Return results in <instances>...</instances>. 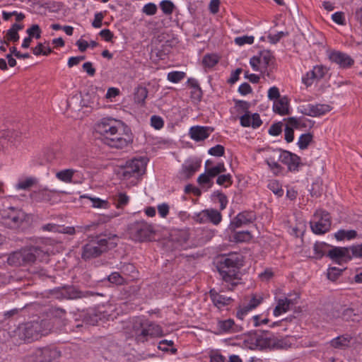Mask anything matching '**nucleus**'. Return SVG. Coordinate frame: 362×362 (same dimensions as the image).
<instances>
[{
    "instance_id": "nucleus-28",
    "label": "nucleus",
    "mask_w": 362,
    "mask_h": 362,
    "mask_svg": "<svg viewBox=\"0 0 362 362\" xmlns=\"http://www.w3.org/2000/svg\"><path fill=\"white\" fill-rule=\"evenodd\" d=\"M273 152L274 155L267 158L265 162L267 163L271 170H272L275 175H278L281 172L282 170L281 166L278 163L279 160L278 159L277 157V156L281 153V150H274L273 151Z\"/></svg>"
},
{
    "instance_id": "nucleus-9",
    "label": "nucleus",
    "mask_w": 362,
    "mask_h": 362,
    "mask_svg": "<svg viewBox=\"0 0 362 362\" xmlns=\"http://www.w3.org/2000/svg\"><path fill=\"white\" fill-rule=\"evenodd\" d=\"M146 161L144 158H134L126 163L121 169V175L123 179L138 177L143 174L146 170Z\"/></svg>"
},
{
    "instance_id": "nucleus-13",
    "label": "nucleus",
    "mask_w": 362,
    "mask_h": 362,
    "mask_svg": "<svg viewBox=\"0 0 362 362\" xmlns=\"http://www.w3.org/2000/svg\"><path fill=\"white\" fill-rule=\"evenodd\" d=\"M273 55L269 51L261 52L259 56H254L250 60V64L255 71L264 74L273 60Z\"/></svg>"
},
{
    "instance_id": "nucleus-44",
    "label": "nucleus",
    "mask_w": 362,
    "mask_h": 362,
    "mask_svg": "<svg viewBox=\"0 0 362 362\" xmlns=\"http://www.w3.org/2000/svg\"><path fill=\"white\" fill-rule=\"evenodd\" d=\"M218 185L228 187L233 184V179L230 174L219 175L216 179Z\"/></svg>"
},
{
    "instance_id": "nucleus-48",
    "label": "nucleus",
    "mask_w": 362,
    "mask_h": 362,
    "mask_svg": "<svg viewBox=\"0 0 362 362\" xmlns=\"http://www.w3.org/2000/svg\"><path fill=\"white\" fill-rule=\"evenodd\" d=\"M160 6L163 12L166 15L172 14L175 8L174 4L170 0L162 1Z\"/></svg>"
},
{
    "instance_id": "nucleus-21",
    "label": "nucleus",
    "mask_w": 362,
    "mask_h": 362,
    "mask_svg": "<svg viewBox=\"0 0 362 362\" xmlns=\"http://www.w3.org/2000/svg\"><path fill=\"white\" fill-rule=\"evenodd\" d=\"M329 59L341 68H348L354 64V60L349 55L339 51L331 52L329 54Z\"/></svg>"
},
{
    "instance_id": "nucleus-61",
    "label": "nucleus",
    "mask_w": 362,
    "mask_h": 362,
    "mask_svg": "<svg viewBox=\"0 0 362 362\" xmlns=\"http://www.w3.org/2000/svg\"><path fill=\"white\" fill-rule=\"evenodd\" d=\"M281 124L280 122L276 123L270 127L269 134L272 136H278L281 133Z\"/></svg>"
},
{
    "instance_id": "nucleus-19",
    "label": "nucleus",
    "mask_w": 362,
    "mask_h": 362,
    "mask_svg": "<svg viewBox=\"0 0 362 362\" xmlns=\"http://www.w3.org/2000/svg\"><path fill=\"white\" fill-rule=\"evenodd\" d=\"M256 219V215L253 211H243L239 213L231 221L230 227L232 230H235L247 226L254 222Z\"/></svg>"
},
{
    "instance_id": "nucleus-46",
    "label": "nucleus",
    "mask_w": 362,
    "mask_h": 362,
    "mask_svg": "<svg viewBox=\"0 0 362 362\" xmlns=\"http://www.w3.org/2000/svg\"><path fill=\"white\" fill-rule=\"evenodd\" d=\"M81 198H86L90 199L92 204V206L95 208H107V202L100 198L90 197L88 195H83Z\"/></svg>"
},
{
    "instance_id": "nucleus-2",
    "label": "nucleus",
    "mask_w": 362,
    "mask_h": 362,
    "mask_svg": "<svg viewBox=\"0 0 362 362\" xmlns=\"http://www.w3.org/2000/svg\"><path fill=\"white\" fill-rule=\"evenodd\" d=\"M250 344L248 347L250 349L259 350L286 349L291 346L286 338L279 337L268 331L255 334V337L250 339Z\"/></svg>"
},
{
    "instance_id": "nucleus-63",
    "label": "nucleus",
    "mask_w": 362,
    "mask_h": 362,
    "mask_svg": "<svg viewBox=\"0 0 362 362\" xmlns=\"http://www.w3.org/2000/svg\"><path fill=\"white\" fill-rule=\"evenodd\" d=\"M285 35L286 33L281 31L278 32L276 34H269L268 36V39L271 43L276 44Z\"/></svg>"
},
{
    "instance_id": "nucleus-47",
    "label": "nucleus",
    "mask_w": 362,
    "mask_h": 362,
    "mask_svg": "<svg viewBox=\"0 0 362 362\" xmlns=\"http://www.w3.org/2000/svg\"><path fill=\"white\" fill-rule=\"evenodd\" d=\"M185 73L183 71H171L168 74L167 78L172 83H178L185 77Z\"/></svg>"
},
{
    "instance_id": "nucleus-41",
    "label": "nucleus",
    "mask_w": 362,
    "mask_h": 362,
    "mask_svg": "<svg viewBox=\"0 0 362 362\" xmlns=\"http://www.w3.org/2000/svg\"><path fill=\"white\" fill-rule=\"evenodd\" d=\"M212 198L214 200H217L220 204V209L223 210L226 209L228 204L227 197L220 191H215L212 194Z\"/></svg>"
},
{
    "instance_id": "nucleus-6",
    "label": "nucleus",
    "mask_w": 362,
    "mask_h": 362,
    "mask_svg": "<svg viewBox=\"0 0 362 362\" xmlns=\"http://www.w3.org/2000/svg\"><path fill=\"white\" fill-rule=\"evenodd\" d=\"M48 322L46 320L31 321L19 326L18 334L19 337L27 342L37 340L42 335L48 334Z\"/></svg>"
},
{
    "instance_id": "nucleus-39",
    "label": "nucleus",
    "mask_w": 362,
    "mask_h": 362,
    "mask_svg": "<svg viewBox=\"0 0 362 362\" xmlns=\"http://www.w3.org/2000/svg\"><path fill=\"white\" fill-rule=\"evenodd\" d=\"M208 221L211 222L214 225H218L222 219V216L219 211L216 209H206Z\"/></svg>"
},
{
    "instance_id": "nucleus-16",
    "label": "nucleus",
    "mask_w": 362,
    "mask_h": 362,
    "mask_svg": "<svg viewBox=\"0 0 362 362\" xmlns=\"http://www.w3.org/2000/svg\"><path fill=\"white\" fill-rule=\"evenodd\" d=\"M351 247H334L328 252L327 256L334 262L341 264L351 259Z\"/></svg>"
},
{
    "instance_id": "nucleus-26",
    "label": "nucleus",
    "mask_w": 362,
    "mask_h": 362,
    "mask_svg": "<svg viewBox=\"0 0 362 362\" xmlns=\"http://www.w3.org/2000/svg\"><path fill=\"white\" fill-rule=\"evenodd\" d=\"M294 304L295 302L292 299H288L287 298L279 299L277 305L274 310V315L275 316H279L282 313L287 312Z\"/></svg>"
},
{
    "instance_id": "nucleus-57",
    "label": "nucleus",
    "mask_w": 362,
    "mask_h": 362,
    "mask_svg": "<svg viewBox=\"0 0 362 362\" xmlns=\"http://www.w3.org/2000/svg\"><path fill=\"white\" fill-rule=\"evenodd\" d=\"M151 124L156 129H160L163 127L164 122L160 117L153 115L151 118Z\"/></svg>"
},
{
    "instance_id": "nucleus-34",
    "label": "nucleus",
    "mask_w": 362,
    "mask_h": 362,
    "mask_svg": "<svg viewBox=\"0 0 362 362\" xmlns=\"http://www.w3.org/2000/svg\"><path fill=\"white\" fill-rule=\"evenodd\" d=\"M357 314L355 310L351 308L341 307L339 310V315H337L338 317H341L344 321H355V317Z\"/></svg>"
},
{
    "instance_id": "nucleus-54",
    "label": "nucleus",
    "mask_w": 362,
    "mask_h": 362,
    "mask_svg": "<svg viewBox=\"0 0 362 362\" xmlns=\"http://www.w3.org/2000/svg\"><path fill=\"white\" fill-rule=\"evenodd\" d=\"M197 182L200 185H207L208 187H211L213 185V182L209 175L205 172L204 173L201 174L197 178Z\"/></svg>"
},
{
    "instance_id": "nucleus-27",
    "label": "nucleus",
    "mask_w": 362,
    "mask_h": 362,
    "mask_svg": "<svg viewBox=\"0 0 362 362\" xmlns=\"http://www.w3.org/2000/svg\"><path fill=\"white\" fill-rule=\"evenodd\" d=\"M273 110L281 115H289V103L286 97H283L274 103Z\"/></svg>"
},
{
    "instance_id": "nucleus-58",
    "label": "nucleus",
    "mask_w": 362,
    "mask_h": 362,
    "mask_svg": "<svg viewBox=\"0 0 362 362\" xmlns=\"http://www.w3.org/2000/svg\"><path fill=\"white\" fill-rule=\"evenodd\" d=\"M60 228H61L60 226L57 225L55 223H47V224L42 226L41 229L43 231L59 233Z\"/></svg>"
},
{
    "instance_id": "nucleus-10",
    "label": "nucleus",
    "mask_w": 362,
    "mask_h": 362,
    "mask_svg": "<svg viewBox=\"0 0 362 362\" xmlns=\"http://www.w3.org/2000/svg\"><path fill=\"white\" fill-rule=\"evenodd\" d=\"M4 224L10 228H18L25 221L26 214L20 209L9 207L2 213Z\"/></svg>"
},
{
    "instance_id": "nucleus-1",
    "label": "nucleus",
    "mask_w": 362,
    "mask_h": 362,
    "mask_svg": "<svg viewBox=\"0 0 362 362\" xmlns=\"http://www.w3.org/2000/svg\"><path fill=\"white\" fill-rule=\"evenodd\" d=\"M95 129L101 136L103 142L111 148L122 149L133 142L131 129L115 119L103 118L95 124Z\"/></svg>"
},
{
    "instance_id": "nucleus-4",
    "label": "nucleus",
    "mask_w": 362,
    "mask_h": 362,
    "mask_svg": "<svg viewBox=\"0 0 362 362\" xmlns=\"http://www.w3.org/2000/svg\"><path fill=\"white\" fill-rule=\"evenodd\" d=\"M240 261L236 254H231L223 257L218 266L219 274L228 290H233L239 284L238 269Z\"/></svg>"
},
{
    "instance_id": "nucleus-32",
    "label": "nucleus",
    "mask_w": 362,
    "mask_h": 362,
    "mask_svg": "<svg viewBox=\"0 0 362 362\" xmlns=\"http://www.w3.org/2000/svg\"><path fill=\"white\" fill-rule=\"evenodd\" d=\"M260 303L261 299L256 298L255 297L252 298L250 302L246 305H245L243 308H242L237 312V317L239 319L243 320L244 318V316L247 315L249 311L255 308L260 304Z\"/></svg>"
},
{
    "instance_id": "nucleus-30",
    "label": "nucleus",
    "mask_w": 362,
    "mask_h": 362,
    "mask_svg": "<svg viewBox=\"0 0 362 362\" xmlns=\"http://www.w3.org/2000/svg\"><path fill=\"white\" fill-rule=\"evenodd\" d=\"M37 178L35 177H26L20 178L15 185L18 190H27L37 183Z\"/></svg>"
},
{
    "instance_id": "nucleus-29",
    "label": "nucleus",
    "mask_w": 362,
    "mask_h": 362,
    "mask_svg": "<svg viewBox=\"0 0 362 362\" xmlns=\"http://www.w3.org/2000/svg\"><path fill=\"white\" fill-rule=\"evenodd\" d=\"M218 327L222 332L234 333L240 330V327L235 325L234 321L231 319L219 321Z\"/></svg>"
},
{
    "instance_id": "nucleus-12",
    "label": "nucleus",
    "mask_w": 362,
    "mask_h": 362,
    "mask_svg": "<svg viewBox=\"0 0 362 362\" xmlns=\"http://www.w3.org/2000/svg\"><path fill=\"white\" fill-rule=\"evenodd\" d=\"M54 296L58 299L75 300L78 298H87L93 296L91 291H82L74 286L66 285L57 288L53 291Z\"/></svg>"
},
{
    "instance_id": "nucleus-11",
    "label": "nucleus",
    "mask_w": 362,
    "mask_h": 362,
    "mask_svg": "<svg viewBox=\"0 0 362 362\" xmlns=\"http://www.w3.org/2000/svg\"><path fill=\"white\" fill-rule=\"evenodd\" d=\"M331 226L329 214L325 211L318 210L314 214V220L310 222V227L315 234L327 233Z\"/></svg>"
},
{
    "instance_id": "nucleus-45",
    "label": "nucleus",
    "mask_w": 362,
    "mask_h": 362,
    "mask_svg": "<svg viewBox=\"0 0 362 362\" xmlns=\"http://www.w3.org/2000/svg\"><path fill=\"white\" fill-rule=\"evenodd\" d=\"M52 52V49L49 47H45L44 44L39 42L37 45L33 48V54L38 56L40 54L47 56Z\"/></svg>"
},
{
    "instance_id": "nucleus-40",
    "label": "nucleus",
    "mask_w": 362,
    "mask_h": 362,
    "mask_svg": "<svg viewBox=\"0 0 362 362\" xmlns=\"http://www.w3.org/2000/svg\"><path fill=\"white\" fill-rule=\"evenodd\" d=\"M233 238L235 242L241 243L250 241L252 239V236L250 231L244 230L235 232L233 234Z\"/></svg>"
},
{
    "instance_id": "nucleus-23",
    "label": "nucleus",
    "mask_w": 362,
    "mask_h": 362,
    "mask_svg": "<svg viewBox=\"0 0 362 362\" xmlns=\"http://www.w3.org/2000/svg\"><path fill=\"white\" fill-rule=\"evenodd\" d=\"M240 122L244 127H251L253 129L259 127L262 124V121L260 119L259 114H251L250 112H245L240 117Z\"/></svg>"
},
{
    "instance_id": "nucleus-56",
    "label": "nucleus",
    "mask_w": 362,
    "mask_h": 362,
    "mask_svg": "<svg viewBox=\"0 0 362 362\" xmlns=\"http://www.w3.org/2000/svg\"><path fill=\"white\" fill-rule=\"evenodd\" d=\"M344 269H339L337 267H331L328 269L327 277L332 281L336 280V279L341 274Z\"/></svg>"
},
{
    "instance_id": "nucleus-60",
    "label": "nucleus",
    "mask_w": 362,
    "mask_h": 362,
    "mask_svg": "<svg viewBox=\"0 0 362 362\" xmlns=\"http://www.w3.org/2000/svg\"><path fill=\"white\" fill-rule=\"evenodd\" d=\"M156 11L157 7L153 3H148L143 8V12L149 16L154 15L156 13Z\"/></svg>"
},
{
    "instance_id": "nucleus-20",
    "label": "nucleus",
    "mask_w": 362,
    "mask_h": 362,
    "mask_svg": "<svg viewBox=\"0 0 362 362\" xmlns=\"http://www.w3.org/2000/svg\"><path fill=\"white\" fill-rule=\"evenodd\" d=\"M327 73L326 69L322 66H315L313 69L303 76L302 81L306 86H310L315 81L322 79Z\"/></svg>"
},
{
    "instance_id": "nucleus-53",
    "label": "nucleus",
    "mask_w": 362,
    "mask_h": 362,
    "mask_svg": "<svg viewBox=\"0 0 362 362\" xmlns=\"http://www.w3.org/2000/svg\"><path fill=\"white\" fill-rule=\"evenodd\" d=\"M136 272V268L132 264H124L121 268V273L123 275L134 277L135 276L134 274Z\"/></svg>"
},
{
    "instance_id": "nucleus-64",
    "label": "nucleus",
    "mask_w": 362,
    "mask_h": 362,
    "mask_svg": "<svg viewBox=\"0 0 362 362\" xmlns=\"http://www.w3.org/2000/svg\"><path fill=\"white\" fill-rule=\"evenodd\" d=\"M294 132L292 127H289L288 125H286L284 129V135H285V140L290 143L293 141L294 139Z\"/></svg>"
},
{
    "instance_id": "nucleus-35",
    "label": "nucleus",
    "mask_w": 362,
    "mask_h": 362,
    "mask_svg": "<svg viewBox=\"0 0 362 362\" xmlns=\"http://www.w3.org/2000/svg\"><path fill=\"white\" fill-rule=\"evenodd\" d=\"M356 236L357 232L354 230H339L334 235L337 240H352L356 238Z\"/></svg>"
},
{
    "instance_id": "nucleus-17",
    "label": "nucleus",
    "mask_w": 362,
    "mask_h": 362,
    "mask_svg": "<svg viewBox=\"0 0 362 362\" xmlns=\"http://www.w3.org/2000/svg\"><path fill=\"white\" fill-rule=\"evenodd\" d=\"M33 356L36 358L34 362H50L60 356V352L56 349L44 347L35 351Z\"/></svg>"
},
{
    "instance_id": "nucleus-22",
    "label": "nucleus",
    "mask_w": 362,
    "mask_h": 362,
    "mask_svg": "<svg viewBox=\"0 0 362 362\" xmlns=\"http://www.w3.org/2000/svg\"><path fill=\"white\" fill-rule=\"evenodd\" d=\"M213 129L209 127L194 126L189 129V135L195 141H202L207 139Z\"/></svg>"
},
{
    "instance_id": "nucleus-33",
    "label": "nucleus",
    "mask_w": 362,
    "mask_h": 362,
    "mask_svg": "<svg viewBox=\"0 0 362 362\" xmlns=\"http://www.w3.org/2000/svg\"><path fill=\"white\" fill-rule=\"evenodd\" d=\"M76 172V170L72 168L64 169L58 171L55 176L59 180L63 182L72 183L74 175Z\"/></svg>"
},
{
    "instance_id": "nucleus-42",
    "label": "nucleus",
    "mask_w": 362,
    "mask_h": 362,
    "mask_svg": "<svg viewBox=\"0 0 362 362\" xmlns=\"http://www.w3.org/2000/svg\"><path fill=\"white\" fill-rule=\"evenodd\" d=\"M107 280L110 283L116 285H124L127 283V280L119 272H112L107 277Z\"/></svg>"
},
{
    "instance_id": "nucleus-49",
    "label": "nucleus",
    "mask_w": 362,
    "mask_h": 362,
    "mask_svg": "<svg viewBox=\"0 0 362 362\" xmlns=\"http://www.w3.org/2000/svg\"><path fill=\"white\" fill-rule=\"evenodd\" d=\"M218 62V57L214 54H206L204 57L202 63L206 67H213Z\"/></svg>"
},
{
    "instance_id": "nucleus-3",
    "label": "nucleus",
    "mask_w": 362,
    "mask_h": 362,
    "mask_svg": "<svg viewBox=\"0 0 362 362\" xmlns=\"http://www.w3.org/2000/svg\"><path fill=\"white\" fill-rule=\"evenodd\" d=\"M130 323L132 336L137 343H144L150 338L163 335V329L159 325L139 317H134Z\"/></svg>"
},
{
    "instance_id": "nucleus-7",
    "label": "nucleus",
    "mask_w": 362,
    "mask_h": 362,
    "mask_svg": "<svg viewBox=\"0 0 362 362\" xmlns=\"http://www.w3.org/2000/svg\"><path fill=\"white\" fill-rule=\"evenodd\" d=\"M115 246L116 243L110 242L106 238H99L91 240L83 247L81 257L84 260L95 258Z\"/></svg>"
},
{
    "instance_id": "nucleus-38",
    "label": "nucleus",
    "mask_w": 362,
    "mask_h": 362,
    "mask_svg": "<svg viewBox=\"0 0 362 362\" xmlns=\"http://www.w3.org/2000/svg\"><path fill=\"white\" fill-rule=\"evenodd\" d=\"M148 95V90L145 87H138L134 93V101L136 103H144Z\"/></svg>"
},
{
    "instance_id": "nucleus-59",
    "label": "nucleus",
    "mask_w": 362,
    "mask_h": 362,
    "mask_svg": "<svg viewBox=\"0 0 362 362\" xmlns=\"http://www.w3.org/2000/svg\"><path fill=\"white\" fill-rule=\"evenodd\" d=\"M268 187L277 196L281 197L283 195L284 190L279 186L276 182H270Z\"/></svg>"
},
{
    "instance_id": "nucleus-50",
    "label": "nucleus",
    "mask_w": 362,
    "mask_h": 362,
    "mask_svg": "<svg viewBox=\"0 0 362 362\" xmlns=\"http://www.w3.org/2000/svg\"><path fill=\"white\" fill-rule=\"evenodd\" d=\"M254 37L253 36H248V35H243L237 37L235 38L234 42L236 45L239 46H243L244 45H252L254 42Z\"/></svg>"
},
{
    "instance_id": "nucleus-43",
    "label": "nucleus",
    "mask_w": 362,
    "mask_h": 362,
    "mask_svg": "<svg viewBox=\"0 0 362 362\" xmlns=\"http://www.w3.org/2000/svg\"><path fill=\"white\" fill-rule=\"evenodd\" d=\"M313 136L310 133L302 134L298 141V146L300 149H305L309 146L310 143L312 141Z\"/></svg>"
},
{
    "instance_id": "nucleus-14",
    "label": "nucleus",
    "mask_w": 362,
    "mask_h": 362,
    "mask_svg": "<svg viewBox=\"0 0 362 362\" xmlns=\"http://www.w3.org/2000/svg\"><path fill=\"white\" fill-rule=\"evenodd\" d=\"M226 285V284L223 282L220 288H211L209 293L214 305L218 309H221L226 305H228L233 301L231 297L226 296L221 293L225 291H229Z\"/></svg>"
},
{
    "instance_id": "nucleus-31",
    "label": "nucleus",
    "mask_w": 362,
    "mask_h": 362,
    "mask_svg": "<svg viewBox=\"0 0 362 362\" xmlns=\"http://www.w3.org/2000/svg\"><path fill=\"white\" fill-rule=\"evenodd\" d=\"M351 337L349 334L337 337L330 341V344L335 349H344L349 346Z\"/></svg>"
},
{
    "instance_id": "nucleus-51",
    "label": "nucleus",
    "mask_w": 362,
    "mask_h": 362,
    "mask_svg": "<svg viewBox=\"0 0 362 362\" xmlns=\"http://www.w3.org/2000/svg\"><path fill=\"white\" fill-rule=\"evenodd\" d=\"M26 33L31 38L35 37V39H40L41 37V29L37 24H34L30 28H28Z\"/></svg>"
},
{
    "instance_id": "nucleus-24",
    "label": "nucleus",
    "mask_w": 362,
    "mask_h": 362,
    "mask_svg": "<svg viewBox=\"0 0 362 362\" xmlns=\"http://www.w3.org/2000/svg\"><path fill=\"white\" fill-rule=\"evenodd\" d=\"M201 161L198 160H186L182 165L180 175L183 178L188 179L200 168Z\"/></svg>"
},
{
    "instance_id": "nucleus-55",
    "label": "nucleus",
    "mask_w": 362,
    "mask_h": 362,
    "mask_svg": "<svg viewBox=\"0 0 362 362\" xmlns=\"http://www.w3.org/2000/svg\"><path fill=\"white\" fill-rule=\"evenodd\" d=\"M225 152V148L222 145L217 144L216 146L209 148L208 151L209 154L214 156H222Z\"/></svg>"
},
{
    "instance_id": "nucleus-52",
    "label": "nucleus",
    "mask_w": 362,
    "mask_h": 362,
    "mask_svg": "<svg viewBox=\"0 0 362 362\" xmlns=\"http://www.w3.org/2000/svg\"><path fill=\"white\" fill-rule=\"evenodd\" d=\"M327 247V244L325 243L317 242L313 246L316 258H321L325 255V249Z\"/></svg>"
},
{
    "instance_id": "nucleus-5",
    "label": "nucleus",
    "mask_w": 362,
    "mask_h": 362,
    "mask_svg": "<svg viewBox=\"0 0 362 362\" xmlns=\"http://www.w3.org/2000/svg\"><path fill=\"white\" fill-rule=\"evenodd\" d=\"M47 252L37 246L25 248L19 252L10 255L8 262L10 264L20 266L30 264L36 260L42 261L47 257Z\"/></svg>"
},
{
    "instance_id": "nucleus-36",
    "label": "nucleus",
    "mask_w": 362,
    "mask_h": 362,
    "mask_svg": "<svg viewBox=\"0 0 362 362\" xmlns=\"http://www.w3.org/2000/svg\"><path fill=\"white\" fill-rule=\"evenodd\" d=\"M115 206L117 209H122L129 202V197L124 192H119L113 196Z\"/></svg>"
},
{
    "instance_id": "nucleus-18",
    "label": "nucleus",
    "mask_w": 362,
    "mask_h": 362,
    "mask_svg": "<svg viewBox=\"0 0 362 362\" xmlns=\"http://www.w3.org/2000/svg\"><path fill=\"white\" fill-rule=\"evenodd\" d=\"M330 110V106L327 104H308L300 107V112L310 117H319Z\"/></svg>"
},
{
    "instance_id": "nucleus-8",
    "label": "nucleus",
    "mask_w": 362,
    "mask_h": 362,
    "mask_svg": "<svg viewBox=\"0 0 362 362\" xmlns=\"http://www.w3.org/2000/svg\"><path fill=\"white\" fill-rule=\"evenodd\" d=\"M151 225L145 221H137L129 228V234L132 240L136 242H144L148 240L153 233Z\"/></svg>"
},
{
    "instance_id": "nucleus-15",
    "label": "nucleus",
    "mask_w": 362,
    "mask_h": 362,
    "mask_svg": "<svg viewBox=\"0 0 362 362\" xmlns=\"http://www.w3.org/2000/svg\"><path fill=\"white\" fill-rule=\"evenodd\" d=\"M278 159L288 166L290 171L298 170L300 165V158L295 153L288 151H281L277 156Z\"/></svg>"
},
{
    "instance_id": "nucleus-62",
    "label": "nucleus",
    "mask_w": 362,
    "mask_h": 362,
    "mask_svg": "<svg viewBox=\"0 0 362 362\" xmlns=\"http://www.w3.org/2000/svg\"><path fill=\"white\" fill-rule=\"evenodd\" d=\"M268 98L270 100H279L280 98V93L279 88L276 86L270 88L268 90Z\"/></svg>"
},
{
    "instance_id": "nucleus-37",
    "label": "nucleus",
    "mask_w": 362,
    "mask_h": 362,
    "mask_svg": "<svg viewBox=\"0 0 362 362\" xmlns=\"http://www.w3.org/2000/svg\"><path fill=\"white\" fill-rule=\"evenodd\" d=\"M23 29V25L14 23L7 31L6 37L8 40L17 42L19 40L18 30Z\"/></svg>"
},
{
    "instance_id": "nucleus-25",
    "label": "nucleus",
    "mask_w": 362,
    "mask_h": 362,
    "mask_svg": "<svg viewBox=\"0 0 362 362\" xmlns=\"http://www.w3.org/2000/svg\"><path fill=\"white\" fill-rule=\"evenodd\" d=\"M54 191L48 190L47 188L34 191L31 193L30 197L37 202H48L52 199Z\"/></svg>"
}]
</instances>
